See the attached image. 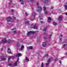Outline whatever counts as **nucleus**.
<instances>
[{
    "label": "nucleus",
    "mask_w": 67,
    "mask_h": 67,
    "mask_svg": "<svg viewBox=\"0 0 67 67\" xmlns=\"http://www.w3.org/2000/svg\"><path fill=\"white\" fill-rule=\"evenodd\" d=\"M1 42L2 43H11V42H12V41H11V40H10L7 41L6 40V38H5L2 40Z\"/></svg>",
    "instance_id": "f257e3e1"
},
{
    "label": "nucleus",
    "mask_w": 67,
    "mask_h": 67,
    "mask_svg": "<svg viewBox=\"0 0 67 67\" xmlns=\"http://www.w3.org/2000/svg\"><path fill=\"white\" fill-rule=\"evenodd\" d=\"M42 10V9L41 7L38 6L37 8V12H40Z\"/></svg>",
    "instance_id": "f03ea898"
},
{
    "label": "nucleus",
    "mask_w": 67,
    "mask_h": 67,
    "mask_svg": "<svg viewBox=\"0 0 67 67\" xmlns=\"http://www.w3.org/2000/svg\"><path fill=\"white\" fill-rule=\"evenodd\" d=\"M50 61H51V59H49L47 61V63H46V67H48V65H49V62H50Z\"/></svg>",
    "instance_id": "7ed1b4c3"
},
{
    "label": "nucleus",
    "mask_w": 67,
    "mask_h": 67,
    "mask_svg": "<svg viewBox=\"0 0 67 67\" xmlns=\"http://www.w3.org/2000/svg\"><path fill=\"white\" fill-rule=\"evenodd\" d=\"M43 11L44 12V13L46 14H48V12L47 11H46V7L45 6H44L43 7Z\"/></svg>",
    "instance_id": "20e7f679"
},
{
    "label": "nucleus",
    "mask_w": 67,
    "mask_h": 67,
    "mask_svg": "<svg viewBox=\"0 0 67 67\" xmlns=\"http://www.w3.org/2000/svg\"><path fill=\"white\" fill-rule=\"evenodd\" d=\"M36 32V31H30L29 32H28L27 35H30V34H34Z\"/></svg>",
    "instance_id": "39448f33"
},
{
    "label": "nucleus",
    "mask_w": 67,
    "mask_h": 67,
    "mask_svg": "<svg viewBox=\"0 0 67 67\" xmlns=\"http://www.w3.org/2000/svg\"><path fill=\"white\" fill-rule=\"evenodd\" d=\"M31 27L34 29H37V27L35 26H34V24H33L31 25Z\"/></svg>",
    "instance_id": "423d86ee"
},
{
    "label": "nucleus",
    "mask_w": 67,
    "mask_h": 67,
    "mask_svg": "<svg viewBox=\"0 0 67 67\" xmlns=\"http://www.w3.org/2000/svg\"><path fill=\"white\" fill-rule=\"evenodd\" d=\"M6 20H7V21H11L12 20V18L10 16L8 17L7 18Z\"/></svg>",
    "instance_id": "0eeeda50"
},
{
    "label": "nucleus",
    "mask_w": 67,
    "mask_h": 67,
    "mask_svg": "<svg viewBox=\"0 0 67 67\" xmlns=\"http://www.w3.org/2000/svg\"><path fill=\"white\" fill-rule=\"evenodd\" d=\"M19 58L17 59V62H15V63L13 64V66H16V65H17V62H19Z\"/></svg>",
    "instance_id": "6e6552de"
},
{
    "label": "nucleus",
    "mask_w": 67,
    "mask_h": 67,
    "mask_svg": "<svg viewBox=\"0 0 67 67\" xmlns=\"http://www.w3.org/2000/svg\"><path fill=\"white\" fill-rule=\"evenodd\" d=\"M16 29L15 28L14 29H11V30H12V32L14 33V34H16V31L15 30V29Z\"/></svg>",
    "instance_id": "1a4fd4ad"
},
{
    "label": "nucleus",
    "mask_w": 67,
    "mask_h": 67,
    "mask_svg": "<svg viewBox=\"0 0 67 67\" xmlns=\"http://www.w3.org/2000/svg\"><path fill=\"white\" fill-rule=\"evenodd\" d=\"M25 23L26 24V25H29V23L28 22V20H27L25 18Z\"/></svg>",
    "instance_id": "9d476101"
},
{
    "label": "nucleus",
    "mask_w": 67,
    "mask_h": 67,
    "mask_svg": "<svg viewBox=\"0 0 67 67\" xmlns=\"http://www.w3.org/2000/svg\"><path fill=\"white\" fill-rule=\"evenodd\" d=\"M21 54V53H17L16 55V57H20V56H22Z\"/></svg>",
    "instance_id": "9b49d317"
},
{
    "label": "nucleus",
    "mask_w": 67,
    "mask_h": 67,
    "mask_svg": "<svg viewBox=\"0 0 67 67\" xmlns=\"http://www.w3.org/2000/svg\"><path fill=\"white\" fill-rule=\"evenodd\" d=\"M42 46L43 47H46V42H44L42 43Z\"/></svg>",
    "instance_id": "f8f14e48"
},
{
    "label": "nucleus",
    "mask_w": 67,
    "mask_h": 67,
    "mask_svg": "<svg viewBox=\"0 0 67 67\" xmlns=\"http://www.w3.org/2000/svg\"><path fill=\"white\" fill-rule=\"evenodd\" d=\"M1 59H2V60H6V58H5V57H1Z\"/></svg>",
    "instance_id": "ddd939ff"
},
{
    "label": "nucleus",
    "mask_w": 67,
    "mask_h": 67,
    "mask_svg": "<svg viewBox=\"0 0 67 67\" xmlns=\"http://www.w3.org/2000/svg\"><path fill=\"white\" fill-rule=\"evenodd\" d=\"M24 46H21V47L20 48V49L21 51H22L23 50V49H24Z\"/></svg>",
    "instance_id": "4468645a"
},
{
    "label": "nucleus",
    "mask_w": 67,
    "mask_h": 67,
    "mask_svg": "<svg viewBox=\"0 0 67 67\" xmlns=\"http://www.w3.org/2000/svg\"><path fill=\"white\" fill-rule=\"evenodd\" d=\"M62 16H60L58 19V20L59 21H60L62 20Z\"/></svg>",
    "instance_id": "2eb2a0df"
},
{
    "label": "nucleus",
    "mask_w": 67,
    "mask_h": 67,
    "mask_svg": "<svg viewBox=\"0 0 67 67\" xmlns=\"http://www.w3.org/2000/svg\"><path fill=\"white\" fill-rule=\"evenodd\" d=\"M63 36V35H60V36L59 37V38L60 39V40L61 41H62V36Z\"/></svg>",
    "instance_id": "dca6fc26"
},
{
    "label": "nucleus",
    "mask_w": 67,
    "mask_h": 67,
    "mask_svg": "<svg viewBox=\"0 0 67 67\" xmlns=\"http://www.w3.org/2000/svg\"><path fill=\"white\" fill-rule=\"evenodd\" d=\"M48 20L49 21V22H51V20H52V19L51 17H48Z\"/></svg>",
    "instance_id": "f3484780"
},
{
    "label": "nucleus",
    "mask_w": 67,
    "mask_h": 67,
    "mask_svg": "<svg viewBox=\"0 0 67 67\" xmlns=\"http://www.w3.org/2000/svg\"><path fill=\"white\" fill-rule=\"evenodd\" d=\"M48 57V54H46L44 55V57H43V58H42L43 59L44 58V57H46V58H47V57Z\"/></svg>",
    "instance_id": "a211bd4d"
},
{
    "label": "nucleus",
    "mask_w": 67,
    "mask_h": 67,
    "mask_svg": "<svg viewBox=\"0 0 67 67\" xmlns=\"http://www.w3.org/2000/svg\"><path fill=\"white\" fill-rule=\"evenodd\" d=\"M39 18L40 20H43V18H42V16L41 15H40L39 16Z\"/></svg>",
    "instance_id": "6ab92c4d"
},
{
    "label": "nucleus",
    "mask_w": 67,
    "mask_h": 67,
    "mask_svg": "<svg viewBox=\"0 0 67 67\" xmlns=\"http://www.w3.org/2000/svg\"><path fill=\"white\" fill-rule=\"evenodd\" d=\"M25 60H26V62H27L29 61V59L27 57H26Z\"/></svg>",
    "instance_id": "aec40b11"
},
{
    "label": "nucleus",
    "mask_w": 67,
    "mask_h": 67,
    "mask_svg": "<svg viewBox=\"0 0 67 67\" xmlns=\"http://www.w3.org/2000/svg\"><path fill=\"white\" fill-rule=\"evenodd\" d=\"M8 53H9V54L11 53V50H10V48L8 49Z\"/></svg>",
    "instance_id": "412c9836"
},
{
    "label": "nucleus",
    "mask_w": 67,
    "mask_h": 67,
    "mask_svg": "<svg viewBox=\"0 0 67 67\" xmlns=\"http://www.w3.org/2000/svg\"><path fill=\"white\" fill-rule=\"evenodd\" d=\"M33 16L34 17L35 16V13L34 12L32 14V16Z\"/></svg>",
    "instance_id": "4be33fe9"
},
{
    "label": "nucleus",
    "mask_w": 67,
    "mask_h": 67,
    "mask_svg": "<svg viewBox=\"0 0 67 67\" xmlns=\"http://www.w3.org/2000/svg\"><path fill=\"white\" fill-rule=\"evenodd\" d=\"M53 25H54V26H55V25H57V23H55V22H53Z\"/></svg>",
    "instance_id": "5701e85b"
},
{
    "label": "nucleus",
    "mask_w": 67,
    "mask_h": 67,
    "mask_svg": "<svg viewBox=\"0 0 67 67\" xmlns=\"http://www.w3.org/2000/svg\"><path fill=\"white\" fill-rule=\"evenodd\" d=\"M43 1L44 3H46L48 2V0H44Z\"/></svg>",
    "instance_id": "b1692460"
},
{
    "label": "nucleus",
    "mask_w": 67,
    "mask_h": 67,
    "mask_svg": "<svg viewBox=\"0 0 67 67\" xmlns=\"http://www.w3.org/2000/svg\"><path fill=\"white\" fill-rule=\"evenodd\" d=\"M20 2H21V4H24V3H23V1L22 0H20Z\"/></svg>",
    "instance_id": "393cba45"
},
{
    "label": "nucleus",
    "mask_w": 67,
    "mask_h": 67,
    "mask_svg": "<svg viewBox=\"0 0 67 67\" xmlns=\"http://www.w3.org/2000/svg\"><path fill=\"white\" fill-rule=\"evenodd\" d=\"M66 45H67V43H66V44H64V45L63 46L62 48H64V47L66 46Z\"/></svg>",
    "instance_id": "a878e982"
},
{
    "label": "nucleus",
    "mask_w": 67,
    "mask_h": 67,
    "mask_svg": "<svg viewBox=\"0 0 67 67\" xmlns=\"http://www.w3.org/2000/svg\"><path fill=\"white\" fill-rule=\"evenodd\" d=\"M46 30H47L46 27H44V29L43 31V32H46Z\"/></svg>",
    "instance_id": "bb28decb"
},
{
    "label": "nucleus",
    "mask_w": 67,
    "mask_h": 67,
    "mask_svg": "<svg viewBox=\"0 0 67 67\" xmlns=\"http://www.w3.org/2000/svg\"><path fill=\"white\" fill-rule=\"evenodd\" d=\"M41 67H44V64L43 63H41Z\"/></svg>",
    "instance_id": "cd10ccee"
},
{
    "label": "nucleus",
    "mask_w": 67,
    "mask_h": 67,
    "mask_svg": "<svg viewBox=\"0 0 67 67\" xmlns=\"http://www.w3.org/2000/svg\"><path fill=\"white\" fill-rule=\"evenodd\" d=\"M8 66H10L11 67H13V65H12V64H10V63L8 64Z\"/></svg>",
    "instance_id": "c85d7f7f"
},
{
    "label": "nucleus",
    "mask_w": 67,
    "mask_h": 67,
    "mask_svg": "<svg viewBox=\"0 0 67 67\" xmlns=\"http://www.w3.org/2000/svg\"><path fill=\"white\" fill-rule=\"evenodd\" d=\"M11 57H9L8 58V62H9V61H10V59H11Z\"/></svg>",
    "instance_id": "c756f323"
},
{
    "label": "nucleus",
    "mask_w": 67,
    "mask_h": 67,
    "mask_svg": "<svg viewBox=\"0 0 67 67\" xmlns=\"http://www.w3.org/2000/svg\"><path fill=\"white\" fill-rule=\"evenodd\" d=\"M20 46V44L19 43H18L17 44V47H19Z\"/></svg>",
    "instance_id": "7c9ffc66"
},
{
    "label": "nucleus",
    "mask_w": 67,
    "mask_h": 67,
    "mask_svg": "<svg viewBox=\"0 0 67 67\" xmlns=\"http://www.w3.org/2000/svg\"><path fill=\"white\" fill-rule=\"evenodd\" d=\"M29 47L30 49H32L33 48L32 46Z\"/></svg>",
    "instance_id": "2f4dec72"
},
{
    "label": "nucleus",
    "mask_w": 67,
    "mask_h": 67,
    "mask_svg": "<svg viewBox=\"0 0 67 67\" xmlns=\"http://www.w3.org/2000/svg\"><path fill=\"white\" fill-rule=\"evenodd\" d=\"M64 7L67 10V5H65L64 6Z\"/></svg>",
    "instance_id": "473e14b6"
},
{
    "label": "nucleus",
    "mask_w": 67,
    "mask_h": 67,
    "mask_svg": "<svg viewBox=\"0 0 67 67\" xmlns=\"http://www.w3.org/2000/svg\"><path fill=\"white\" fill-rule=\"evenodd\" d=\"M25 15H26V16H28V15H29V14H28L26 12L25 13Z\"/></svg>",
    "instance_id": "72a5a7b5"
},
{
    "label": "nucleus",
    "mask_w": 67,
    "mask_h": 67,
    "mask_svg": "<svg viewBox=\"0 0 67 67\" xmlns=\"http://www.w3.org/2000/svg\"><path fill=\"white\" fill-rule=\"evenodd\" d=\"M52 36V35H49V39H51V36Z\"/></svg>",
    "instance_id": "f704fd0d"
},
{
    "label": "nucleus",
    "mask_w": 67,
    "mask_h": 67,
    "mask_svg": "<svg viewBox=\"0 0 67 67\" xmlns=\"http://www.w3.org/2000/svg\"><path fill=\"white\" fill-rule=\"evenodd\" d=\"M58 59L57 58H56V59H55L54 60V62H56L57 60Z\"/></svg>",
    "instance_id": "c9c22d12"
},
{
    "label": "nucleus",
    "mask_w": 67,
    "mask_h": 67,
    "mask_svg": "<svg viewBox=\"0 0 67 67\" xmlns=\"http://www.w3.org/2000/svg\"><path fill=\"white\" fill-rule=\"evenodd\" d=\"M10 25L11 26H13V24H10Z\"/></svg>",
    "instance_id": "e433bc0d"
},
{
    "label": "nucleus",
    "mask_w": 67,
    "mask_h": 67,
    "mask_svg": "<svg viewBox=\"0 0 67 67\" xmlns=\"http://www.w3.org/2000/svg\"><path fill=\"white\" fill-rule=\"evenodd\" d=\"M39 5V4H38V3H37V5L38 6Z\"/></svg>",
    "instance_id": "4c0bfd02"
},
{
    "label": "nucleus",
    "mask_w": 67,
    "mask_h": 67,
    "mask_svg": "<svg viewBox=\"0 0 67 67\" xmlns=\"http://www.w3.org/2000/svg\"><path fill=\"white\" fill-rule=\"evenodd\" d=\"M30 1H31V2H33L34 1V0H29Z\"/></svg>",
    "instance_id": "58836bf2"
},
{
    "label": "nucleus",
    "mask_w": 67,
    "mask_h": 67,
    "mask_svg": "<svg viewBox=\"0 0 67 67\" xmlns=\"http://www.w3.org/2000/svg\"><path fill=\"white\" fill-rule=\"evenodd\" d=\"M54 8V7H51V9H53Z\"/></svg>",
    "instance_id": "ea45409f"
},
{
    "label": "nucleus",
    "mask_w": 67,
    "mask_h": 67,
    "mask_svg": "<svg viewBox=\"0 0 67 67\" xmlns=\"http://www.w3.org/2000/svg\"><path fill=\"white\" fill-rule=\"evenodd\" d=\"M40 22L41 23H43V21H40Z\"/></svg>",
    "instance_id": "a19ab883"
},
{
    "label": "nucleus",
    "mask_w": 67,
    "mask_h": 67,
    "mask_svg": "<svg viewBox=\"0 0 67 67\" xmlns=\"http://www.w3.org/2000/svg\"><path fill=\"white\" fill-rule=\"evenodd\" d=\"M59 62L60 64H61V60H60L59 61Z\"/></svg>",
    "instance_id": "79ce46f5"
},
{
    "label": "nucleus",
    "mask_w": 67,
    "mask_h": 67,
    "mask_svg": "<svg viewBox=\"0 0 67 67\" xmlns=\"http://www.w3.org/2000/svg\"><path fill=\"white\" fill-rule=\"evenodd\" d=\"M11 11H12V12H13V11H14V10H13V9H12L11 10Z\"/></svg>",
    "instance_id": "37998d69"
},
{
    "label": "nucleus",
    "mask_w": 67,
    "mask_h": 67,
    "mask_svg": "<svg viewBox=\"0 0 67 67\" xmlns=\"http://www.w3.org/2000/svg\"><path fill=\"white\" fill-rule=\"evenodd\" d=\"M34 19H31V21H33L34 20Z\"/></svg>",
    "instance_id": "c03bdc74"
},
{
    "label": "nucleus",
    "mask_w": 67,
    "mask_h": 67,
    "mask_svg": "<svg viewBox=\"0 0 67 67\" xmlns=\"http://www.w3.org/2000/svg\"><path fill=\"white\" fill-rule=\"evenodd\" d=\"M13 18L14 19H15V18L14 17H13Z\"/></svg>",
    "instance_id": "a18cd8bd"
},
{
    "label": "nucleus",
    "mask_w": 67,
    "mask_h": 67,
    "mask_svg": "<svg viewBox=\"0 0 67 67\" xmlns=\"http://www.w3.org/2000/svg\"><path fill=\"white\" fill-rule=\"evenodd\" d=\"M65 55H67V52L66 53H65Z\"/></svg>",
    "instance_id": "49530a36"
},
{
    "label": "nucleus",
    "mask_w": 67,
    "mask_h": 67,
    "mask_svg": "<svg viewBox=\"0 0 67 67\" xmlns=\"http://www.w3.org/2000/svg\"><path fill=\"white\" fill-rule=\"evenodd\" d=\"M43 38H44V39H46V37H43Z\"/></svg>",
    "instance_id": "de8ad7c7"
},
{
    "label": "nucleus",
    "mask_w": 67,
    "mask_h": 67,
    "mask_svg": "<svg viewBox=\"0 0 67 67\" xmlns=\"http://www.w3.org/2000/svg\"><path fill=\"white\" fill-rule=\"evenodd\" d=\"M3 48H2L1 49V51H3Z\"/></svg>",
    "instance_id": "09e8293b"
},
{
    "label": "nucleus",
    "mask_w": 67,
    "mask_h": 67,
    "mask_svg": "<svg viewBox=\"0 0 67 67\" xmlns=\"http://www.w3.org/2000/svg\"><path fill=\"white\" fill-rule=\"evenodd\" d=\"M10 2H12V0H10Z\"/></svg>",
    "instance_id": "8fccbe9b"
},
{
    "label": "nucleus",
    "mask_w": 67,
    "mask_h": 67,
    "mask_svg": "<svg viewBox=\"0 0 67 67\" xmlns=\"http://www.w3.org/2000/svg\"><path fill=\"white\" fill-rule=\"evenodd\" d=\"M65 15H67V13H65Z\"/></svg>",
    "instance_id": "3c124183"
},
{
    "label": "nucleus",
    "mask_w": 67,
    "mask_h": 67,
    "mask_svg": "<svg viewBox=\"0 0 67 67\" xmlns=\"http://www.w3.org/2000/svg\"><path fill=\"white\" fill-rule=\"evenodd\" d=\"M38 40H39V39L38 38H37V41H38Z\"/></svg>",
    "instance_id": "603ef678"
},
{
    "label": "nucleus",
    "mask_w": 67,
    "mask_h": 67,
    "mask_svg": "<svg viewBox=\"0 0 67 67\" xmlns=\"http://www.w3.org/2000/svg\"><path fill=\"white\" fill-rule=\"evenodd\" d=\"M12 58H14V57H13Z\"/></svg>",
    "instance_id": "864d4df0"
},
{
    "label": "nucleus",
    "mask_w": 67,
    "mask_h": 67,
    "mask_svg": "<svg viewBox=\"0 0 67 67\" xmlns=\"http://www.w3.org/2000/svg\"><path fill=\"white\" fill-rule=\"evenodd\" d=\"M66 5H67V2L66 3Z\"/></svg>",
    "instance_id": "5fc2aeb1"
},
{
    "label": "nucleus",
    "mask_w": 67,
    "mask_h": 67,
    "mask_svg": "<svg viewBox=\"0 0 67 67\" xmlns=\"http://www.w3.org/2000/svg\"><path fill=\"white\" fill-rule=\"evenodd\" d=\"M9 3V4H10V3Z\"/></svg>",
    "instance_id": "6e6d98bb"
},
{
    "label": "nucleus",
    "mask_w": 67,
    "mask_h": 67,
    "mask_svg": "<svg viewBox=\"0 0 67 67\" xmlns=\"http://www.w3.org/2000/svg\"><path fill=\"white\" fill-rule=\"evenodd\" d=\"M63 58H62V59Z\"/></svg>",
    "instance_id": "4d7b16f0"
}]
</instances>
